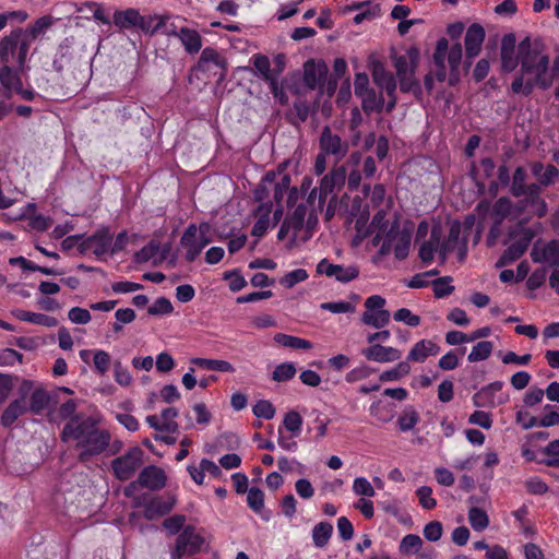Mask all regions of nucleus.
Here are the masks:
<instances>
[{"label":"nucleus","mask_w":559,"mask_h":559,"mask_svg":"<svg viewBox=\"0 0 559 559\" xmlns=\"http://www.w3.org/2000/svg\"><path fill=\"white\" fill-rule=\"evenodd\" d=\"M144 452L140 447L130 448L123 455L111 461L114 476L120 480H129L143 464Z\"/></svg>","instance_id":"3"},{"label":"nucleus","mask_w":559,"mask_h":559,"mask_svg":"<svg viewBox=\"0 0 559 559\" xmlns=\"http://www.w3.org/2000/svg\"><path fill=\"white\" fill-rule=\"evenodd\" d=\"M346 181V168L344 166L335 167L325 176L322 177L319 186V206H323L329 195L336 194L335 191L340 190Z\"/></svg>","instance_id":"8"},{"label":"nucleus","mask_w":559,"mask_h":559,"mask_svg":"<svg viewBox=\"0 0 559 559\" xmlns=\"http://www.w3.org/2000/svg\"><path fill=\"white\" fill-rule=\"evenodd\" d=\"M348 145L343 143L337 134H334L329 127H324L320 135V151L337 158L345 156Z\"/></svg>","instance_id":"11"},{"label":"nucleus","mask_w":559,"mask_h":559,"mask_svg":"<svg viewBox=\"0 0 559 559\" xmlns=\"http://www.w3.org/2000/svg\"><path fill=\"white\" fill-rule=\"evenodd\" d=\"M23 36V29L16 27L11 31L8 36H4L0 41V61L9 63L16 52L20 38Z\"/></svg>","instance_id":"17"},{"label":"nucleus","mask_w":559,"mask_h":559,"mask_svg":"<svg viewBox=\"0 0 559 559\" xmlns=\"http://www.w3.org/2000/svg\"><path fill=\"white\" fill-rule=\"evenodd\" d=\"M411 241V231L403 229L401 233H397L396 242L393 245V252L396 260L403 261L408 257Z\"/></svg>","instance_id":"36"},{"label":"nucleus","mask_w":559,"mask_h":559,"mask_svg":"<svg viewBox=\"0 0 559 559\" xmlns=\"http://www.w3.org/2000/svg\"><path fill=\"white\" fill-rule=\"evenodd\" d=\"M179 39L189 55H195L202 48V37L195 29L189 27L179 28Z\"/></svg>","instance_id":"27"},{"label":"nucleus","mask_w":559,"mask_h":559,"mask_svg":"<svg viewBox=\"0 0 559 559\" xmlns=\"http://www.w3.org/2000/svg\"><path fill=\"white\" fill-rule=\"evenodd\" d=\"M460 233V226L453 225L449 230L447 239L443 240L442 242H439L438 255L441 263H444L447 261L449 253H451L459 245Z\"/></svg>","instance_id":"29"},{"label":"nucleus","mask_w":559,"mask_h":559,"mask_svg":"<svg viewBox=\"0 0 559 559\" xmlns=\"http://www.w3.org/2000/svg\"><path fill=\"white\" fill-rule=\"evenodd\" d=\"M333 525L328 522L318 523L312 530V540L316 547L323 548L330 540Z\"/></svg>","instance_id":"39"},{"label":"nucleus","mask_w":559,"mask_h":559,"mask_svg":"<svg viewBox=\"0 0 559 559\" xmlns=\"http://www.w3.org/2000/svg\"><path fill=\"white\" fill-rule=\"evenodd\" d=\"M318 274H324L328 277H334L337 282L346 284L359 276V267L357 265L344 266L331 263L328 259H322L316 269Z\"/></svg>","instance_id":"9"},{"label":"nucleus","mask_w":559,"mask_h":559,"mask_svg":"<svg viewBox=\"0 0 559 559\" xmlns=\"http://www.w3.org/2000/svg\"><path fill=\"white\" fill-rule=\"evenodd\" d=\"M224 280L229 281V289L231 292H239L247 286V281L238 270L226 271Z\"/></svg>","instance_id":"59"},{"label":"nucleus","mask_w":559,"mask_h":559,"mask_svg":"<svg viewBox=\"0 0 559 559\" xmlns=\"http://www.w3.org/2000/svg\"><path fill=\"white\" fill-rule=\"evenodd\" d=\"M527 177H528V175H527L526 168L524 166H518L514 169L513 175H512V181H511L510 189H509L510 194L513 198L524 197V194H525L524 188L527 185L526 183Z\"/></svg>","instance_id":"34"},{"label":"nucleus","mask_w":559,"mask_h":559,"mask_svg":"<svg viewBox=\"0 0 559 559\" xmlns=\"http://www.w3.org/2000/svg\"><path fill=\"white\" fill-rule=\"evenodd\" d=\"M308 278V273L305 269H296L286 273L280 281L281 285L285 288H293L296 284L301 283Z\"/></svg>","instance_id":"52"},{"label":"nucleus","mask_w":559,"mask_h":559,"mask_svg":"<svg viewBox=\"0 0 559 559\" xmlns=\"http://www.w3.org/2000/svg\"><path fill=\"white\" fill-rule=\"evenodd\" d=\"M96 428L97 423L92 417L82 414L81 416L72 418V420H69L63 426L60 432V439L62 442L75 440L76 443H79Z\"/></svg>","instance_id":"6"},{"label":"nucleus","mask_w":559,"mask_h":559,"mask_svg":"<svg viewBox=\"0 0 559 559\" xmlns=\"http://www.w3.org/2000/svg\"><path fill=\"white\" fill-rule=\"evenodd\" d=\"M249 62L252 64L251 72L254 76L267 83L272 81L274 83V74L271 68V61L267 56L263 53H254L249 59Z\"/></svg>","instance_id":"19"},{"label":"nucleus","mask_w":559,"mask_h":559,"mask_svg":"<svg viewBox=\"0 0 559 559\" xmlns=\"http://www.w3.org/2000/svg\"><path fill=\"white\" fill-rule=\"evenodd\" d=\"M93 361L97 373L104 376L109 370L110 355L103 349H97L94 352Z\"/></svg>","instance_id":"58"},{"label":"nucleus","mask_w":559,"mask_h":559,"mask_svg":"<svg viewBox=\"0 0 559 559\" xmlns=\"http://www.w3.org/2000/svg\"><path fill=\"white\" fill-rule=\"evenodd\" d=\"M204 538L197 533L193 525H187L179 533L175 549L171 552L173 559H180L185 556H193L201 551Z\"/></svg>","instance_id":"5"},{"label":"nucleus","mask_w":559,"mask_h":559,"mask_svg":"<svg viewBox=\"0 0 559 559\" xmlns=\"http://www.w3.org/2000/svg\"><path fill=\"white\" fill-rule=\"evenodd\" d=\"M389 226V221L386 219V211L383 209H380L377 211V213L373 215L370 226L366 228L365 234L362 237H367L370 233V229H377L380 231H385Z\"/></svg>","instance_id":"57"},{"label":"nucleus","mask_w":559,"mask_h":559,"mask_svg":"<svg viewBox=\"0 0 559 559\" xmlns=\"http://www.w3.org/2000/svg\"><path fill=\"white\" fill-rule=\"evenodd\" d=\"M180 245L186 249V260L193 262L202 252L198 243V227L195 224H190L183 231Z\"/></svg>","instance_id":"15"},{"label":"nucleus","mask_w":559,"mask_h":559,"mask_svg":"<svg viewBox=\"0 0 559 559\" xmlns=\"http://www.w3.org/2000/svg\"><path fill=\"white\" fill-rule=\"evenodd\" d=\"M297 370L293 362H282L275 367L272 372V380L276 382H286L292 380Z\"/></svg>","instance_id":"44"},{"label":"nucleus","mask_w":559,"mask_h":559,"mask_svg":"<svg viewBox=\"0 0 559 559\" xmlns=\"http://www.w3.org/2000/svg\"><path fill=\"white\" fill-rule=\"evenodd\" d=\"M531 258L534 263L548 262L551 266H559V241L556 239L548 241L540 252L535 243L531 251Z\"/></svg>","instance_id":"13"},{"label":"nucleus","mask_w":559,"mask_h":559,"mask_svg":"<svg viewBox=\"0 0 559 559\" xmlns=\"http://www.w3.org/2000/svg\"><path fill=\"white\" fill-rule=\"evenodd\" d=\"M421 545L423 540L418 535L407 534L402 538L399 550L403 555L416 554L420 549Z\"/></svg>","instance_id":"45"},{"label":"nucleus","mask_w":559,"mask_h":559,"mask_svg":"<svg viewBox=\"0 0 559 559\" xmlns=\"http://www.w3.org/2000/svg\"><path fill=\"white\" fill-rule=\"evenodd\" d=\"M53 21L55 20L51 15H43L29 24L25 31H23V36L28 37L31 40H35L38 36L45 34L46 31L52 26Z\"/></svg>","instance_id":"32"},{"label":"nucleus","mask_w":559,"mask_h":559,"mask_svg":"<svg viewBox=\"0 0 559 559\" xmlns=\"http://www.w3.org/2000/svg\"><path fill=\"white\" fill-rule=\"evenodd\" d=\"M418 56L419 51L415 47H411L406 55H392L391 58L396 70V74L409 73L411 69H414Z\"/></svg>","instance_id":"25"},{"label":"nucleus","mask_w":559,"mask_h":559,"mask_svg":"<svg viewBox=\"0 0 559 559\" xmlns=\"http://www.w3.org/2000/svg\"><path fill=\"white\" fill-rule=\"evenodd\" d=\"M50 394L41 386L36 388L29 395V406L27 412L34 415H40L49 406Z\"/></svg>","instance_id":"28"},{"label":"nucleus","mask_w":559,"mask_h":559,"mask_svg":"<svg viewBox=\"0 0 559 559\" xmlns=\"http://www.w3.org/2000/svg\"><path fill=\"white\" fill-rule=\"evenodd\" d=\"M419 423V414L413 406L406 407L397 418V427L400 431H411Z\"/></svg>","instance_id":"40"},{"label":"nucleus","mask_w":559,"mask_h":559,"mask_svg":"<svg viewBox=\"0 0 559 559\" xmlns=\"http://www.w3.org/2000/svg\"><path fill=\"white\" fill-rule=\"evenodd\" d=\"M68 318L75 324H87L92 320V316L87 309L73 307L68 312Z\"/></svg>","instance_id":"62"},{"label":"nucleus","mask_w":559,"mask_h":559,"mask_svg":"<svg viewBox=\"0 0 559 559\" xmlns=\"http://www.w3.org/2000/svg\"><path fill=\"white\" fill-rule=\"evenodd\" d=\"M273 340L276 344L292 349L309 350L313 347L310 341L285 333H276Z\"/></svg>","instance_id":"30"},{"label":"nucleus","mask_w":559,"mask_h":559,"mask_svg":"<svg viewBox=\"0 0 559 559\" xmlns=\"http://www.w3.org/2000/svg\"><path fill=\"white\" fill-rule=\"evenodd\" d=\"M362 355L367 360L377 362H390L401 358L402 353L394 347L373 344L362 349Z\"/></svg>","instance_id":"12"},{"label":"nucleus","mask_w":559,"mask_h":559,"mask_svg":"<svg viewBox=\"0 0 559 559\" xmlns=\"http://www.w3.org/2000/svg\"><path fill=\"white\" fill-rule=\"evenodd\" d=\"M393 319L397 322H403L408 326L415 328L420 323V317L414 314L407 308H401L393 313Z\"/></svg>","instance_id":"56"},{"label":"nucleus","mask_w":559,"mask_h":559,"mask_svg":"<svg viewBox=\"0 0 559 559\" xmlns=\"http://www.w3.org/2000/svg\"><path fill=\"white\" fill-rule=\"evenodd\" d=\"M420 507L425 510H432L437 506V500L432 497V488L429 486H421L415 491Z\"/></svg>","instance_id":"50"},{"label":"nucleus","mask_w":559,"mask_h":559,"mask_svg":"<svg viewBox=\"0 0 559 559\" xmlns=\"http://www.w3.org/2000/svg\"><path fill=\"white\" fill-rule=\"evenodd\" d=\"M440 347L430 340L417 342L407 355V361L424 362L429 356H436Z\"/></svg>","instance_id":"20"},{"label":"nucleus","mask_w":559,"mask_h":559,"mask_svg":"<svg viewBox=\"0 0 559 559\" xmlns=\"http://www.w3.org/2000/svg\"><path fill=\"white\" fill-rule=\"evenodd\" d=\"M0 84L3 87V95L10 98L15 85H21V80L9 63H3L0 68Z\"/></svg>","instance_id":"31"},{"label":"nucleus","mask_w":559,"mask_h":559,"mask_svg":"<svg viewBox=\"0 0 559 559\" xmlns=\"http://www.w3.org/2000/svg\"><path fill=\"white\" fill-rule=\"evenodd\" d=\"M110 440L111 436L109 431L97 427L88 436L82 439V441L76 443V449L80 450L78 455L79 461L85 463L92 457L104 453L109 447Z\"/></svg>","instance_id":"4"},{"label":"nucleus","mask_w":559,"mask_h":559,"mask_svg":"<svg viewBox=\"0 0 559 559\" xmlns=\"http://www.w3.org/2000/svg\"><path fill=\"white\" fill-rule=\"evenodd\" d=\"M493 344L490 341H480L473 346L471 353L467 356L469 362H477L486 360L492 353Z\"/></svg>","instance_id":"41"},{"label":"nucleus","mask_w":559,"mask_h":559,"mask_svg":"<svg viewBox=\"0 0 559 559\" xmlns=\"http://www.w3.org/2000/svg\"><path fill=\"white\" fill-rule=\"evenodd\" d=\"M112 239V234L107 226L98 228L93 235H91V240H93V253L97 259L104 260V257L110 252Z\"/></svg>","instance_id":"16"},{"label":"nucleus","mask_w":559,"mask_h":559,"mask_svg":"<svg viewBox=\"0 0 559 559\" xmlns=\"http://www.w3.org/2000/svg\"><path fill=\"white\" fill-rule=\"evenodd\" d=\"M307 214V207L305 204H298L293 213L285 219L289 222L290 226L295 231H299L304 227L305 217Z\"/></svg>","instance_id":"53"},{"label":"nucleus","mask_w":559,"mask_h":559,"mask_svg":"<svg viewBox=\"0 0 559 559\" xmlns=\"http://www.w3.org/2000/svg\"><path fill=\"white\" fill-rule=\"evenodd\" d=\"M284 427L293 433V437L299 436L302 426V417L296 411H289L285 414L283 420Z\"/></svg>","instance_id":"48"},{"label":"nucleus","mask_w":559,"mask_h":559,"mask_svg":"<svg viewBox=\"0 0 559 559\" xmlns=\"http://www.w3.org/2000/svg\"><path fill=\"white\" fill-rule=\"evenodd\" d=\"M191 364L198 366L199 368L205 369V370H213V371H219V372H234L235 368L234 366L226 361L221 359H207V358H193L191 359Z\"/></svg>","instance_id":"35"},{"label":"nucleus","mask_w":559,"mask_h":559,"mask_svg":"<svg viewBox=\"0 0 559 559\" xmlns=\"http://www.w3.org/2000/svg\"><path fill=\"white\" fill-rule=\"evenodd\" d=\"M139 22H142V14L135 8L116 10L112 15V23L120 29L136 28Z\"/></svg>","instance_id":"18"},{"label":"nucleus","mask_w":559,"mask_h":559,"mask_svg":"<svg viewBox=\"0 0 559 559\" xmlns=\"http://www.w3.org/2000/svg\"><path fill=\"white\" fill-rule=\"evenodd\" d=\"M26 412V401L23 399L13 400L2 413L1 425L5 428H10L16 421V419L24 415Z\"/></svg>","instance_id":"26"},{"label":"nucleus","mask_w":559,"mask_h":559,"mask_svg":"<svg viewBox=\"0 0 559 559\" xmlns=\"http://www.w3.org/2000/svg\"><path fill=\"white\" fill-rule=\"evenodd\" d=\"M167 477L165 472L155 466H145L139 474L136 483L144 488L151 490H160L166 486Z\"/></svg>","instance_id":"10"},{"label":"nucleus","mask_w":559,"mask_h":559,"mask_svg":"<svg viewBox=\"0 0 559 559\" xmlns=\"http://www.w3.org/2000/svg\"><path fill=\"white\" fill-rule=\"evenodd\" d=\"M468 521L471 526L476 532H483L489 525V518L487 513L477 507H473L468 511Z\"/></svg>","instance_id":"42"},{"label":"nucleus","mask_w":559,"mask_h":559,"mask_svg":"<svg viewBox=\"0 0 559 559\" xmlns=\"http://www.w3.org/2000/svg\"><path fill=\"white\" fill-rule=\"evenodd\" d=\"M472 401L474 406L479 408H493L496 406L495 396H492V393L488 392L487 389H484V386L473 395Z\"/></svg>","instance_id":"55"},{"label":"nucleus","mask_w":559,"mask_h":559,"mask_svg":"<svg viewBox=\"0 0 559 559\" xmlns=\"http://www.w3.org/2000/svg\"><path fill=\"white\" fill-rule=\"evenodd\" d=\"M532 175L545 187L551 186L559 179V169L549 164L545 166L542 162H533L530 165Z\"/></svg>","instance_id":"22"},{"label":"nucleus","mask_w":559,"mask_h":559,"mask_svg":"<svg viewBox=\"0 0 559 559\" xmlns=\"http://www.w3.org/2000/svg\"><path fill=\"white\" fill-rule=\"evenodd\" d=\"M524 221L519 223L518 229L514 233V236L518 238L502 252L497 261V267L509 265L519 260L528 249L532 240L536 236V231L531 227L524 226Z\"/></svg>","instance_id":"2"},{"label":"nucleus","mask_w":559,"mask_h":559,"mask_svg":"<svg viewBox=\"0 0 559 559\" xmlns=\"http://www.w3.org/2000/svg\"><path fill=\"white\" fill-rule=\"evenodd\" d=\"M369 413L383 424L391 421L394 417L393 405L384 404L381 400L371 403Z\"/></svg>","instance_id":"38"},{"label":"nucleus","mask_w":559,"mask_h":559,"mask_svg":"<svg viewBox=\"0 0 559 559\" xmlns=\"http://www.w3.org/2000/svg\"><path fill=\"white\" fill-rule=\"evenodd\" d=\"M329 74V67L324 60L309 59L304 63L302 81L309 90L323 91L326 76Z\"/></svg>","instance_id":"7"},{"label":"nucleus","mask_w":559,"mask_h":559,"mask_svg":"<svg viewBox=\"0 0 559 559\" xmlns=\"http://www.w3.org/2000/svg\"><path fill=\"white\" fill-rule=\"evenodd\" d=\"M468 423L477 425L484 429H489L492 426V419L489 413L484 411H475L468 417Z\"/></svg>","instance_id":"64"},{"label":"nucleus","mask_w":559,"mask_h":559,"mask_svg":"<svg viewBox=\"0 0 559 559\" xmlns=\"http://www.w3.org/2000/svg\"><path fill=\"white\" fill-rule=\"evenodd\" d=\"M485 39V29L480 24L473 23L465 34V52L467 58H475L481 49Z\"/></svg>","instance_id":"14"},{"label":"nucleus","mask_w":559,"mask_h":559,"mask_svg":"<svg viewBox=\"0 0 559 559\" xmlns=\"http://www.w3.org/2000/svg\"><path fill=\"white\" fill-rule=\"evenodd\" d=\"M440 240L441 231L439 228L433 227L430 233V238L424 241L418 249V257L425 265L432 263L435 253L438 252Z\"/></svg>","instance_id":"23"},{"label":"nucleus","mask_w":559,"mask_h":559,"mask_svg":"<svg viewBox=\"0 0 559 559\" xmlns=\"http://www.w3.org/2000/svg\"><path fill=\"white\" fill-rule=\"evenodd\" d=\"M409 371H411V366H409L408 361H401L394 368L383 371L380 374L379 380L381 382L396 381V380L401 379L402 377L408 374Z\"/></svg>","instance_id":"43"},{"label":"nucleus","mask_w":559,"mask_h":559,"mask_svg":"<svg viewBox=\"0 0 559 559\" xmlns=\"http://www.w3.org/2000/svg\"><path fill=\"white\" fill-rule=\"evenodd\" d=\"M247 493L248 507L255 513H260L264 508V492L258 487H251Z\"/></svg>","instance_id":"47"},{"label":"nucleus","mask_w":559,"mask_h":559,"mask_svg":"<svg viewBox=\"0 0 559 559\" xmlns=\"http://www.w3.org/2000/svg\"><path fill=\"white\" fill-rule=\"evenodd\" d=\"M174 306L166 297H158L153 305L147 308L150 316H168L173 313Z\"/></svg>","instance_id":"49"},{"label":"nucleus","mask_w":559,"mask_h":559,"mask_svg":"<svg viewBox=\"0 0 559 559\" xmlns=\"http://www.w3.org/2000/svg\"><path fill=\"white\" fill-rule=\"evenodd\" d=\"M525 488L531 495H544L549 489L548 485L537 476L526 479Z\"/></svg>","instance_id":"63"},{"label":"nucleus","mask_w":559,"mask_h":559,"mask_svg":"<svg viewBox=\"0 0 559 559\" xmlns=\"http://www.w3.org/2000/svg\"><path fill=\"white\" fill-rule=\"evenodd\" d=\"M252 413L258 418L272 419L275 415V407L270 401L260 400L253 405Z\"/></svg>","instance_id":"54"},{"label":"nucleus","mask_w":559,"mask_h":559,"mask_svg":"<svg viewBox=\"0 0 559 559\" xmlns=\"http://www.w3.org/2000/svg\"><path fill=\"white\" fill-rule=\"evenodd\" d=\"M361 99V107L366 114L380 112L384 106L382 96H378L373 88L358 96Z\"/></svg>","instance_id":"33"},{"label":"nucleus","mask_w":559,"mask_h":559,"mask_svg":"<svg viewBox=\"0 0 559 559\" xmlns=\"http://www.w3.org/2000/svg\"><path fill=\"white\" fill-rule=\"evenodd\" d=\"M174 508V502L155 497L144 504L143 515L147 520H154L158 516L168 514Z\"/></svg>","instance_id":"24"},{"label":"nucleus","mask_w":559,"mask_h":559,"mask_svg":"<svg viewBox=\"0 0 559 559\" xmlns=\"http://www.w3.org/2000/svg\"><path fill=\"white\" fill-rule=\"evenodd\" d=\"M451 276H443L435 280L431 283L435 297L440 299L451 295L454 292V286L451 285Z\"/></svg>","instance_id":"46"},{"label":"nucleus","mask_w":559,"mask_h":559,"mask_svg":"<svg viewBox=\"0 0 559 559\" xmlns=\"http://www.w3.org/2000/svg\"><path fill=\"white\" fill-rule=\"evenodd\" d=\"M353 490L356 495L364 497H373L376 495L374 488L365 477H357L354 479Z\"/></svg>","instance_id":"60"},{"label":"nucleus","mask_w":559,"mask_h":559,"mask_svg":"<svg viewBox=\"0 0 559 559\" xmlns=\"http://www.w3.org/2000/svg\"><path fill=\"white\" fill-rule=\"evenodd\" d=\"M391 314L389 310L365 311L361 316V322L374 329H381L390 322Z\"/></svg>","instance_id":"37"},{"label":"nucleus","mask_w":559,"mask_h":559,"mask_svg":"<svg viewBox=\"0 0 559 559\" xmlns=\"http://www.w3.org/2000/svg\"><path fill=\"white\" fill-rule=\"evenodd\" d=\"M11 314L17 320L46 328H53L58 325V320L55 317L44 313L32 312L17 308L11 310Z\"/></svg>","instance_id":"21"},{"label":"nucleus","mask_w":559,"mask_h":559,"mask_svg":"<svg viewBox=\"0 0 559 559\" xmlns=\"http://www.w3.org/2000/svg\"><path fill=\"white\" fill-rule=\"evenodd\" d=\"M442 533L443 527L439 521H431L427 523L423 531L425 538L429 542H438L441 538Z\"/></svg>","instance_id":"61"},{"label":"nucleus","mask_w":559,"mask_h":559,"mask_svg":"<svg viewBox=\"0 0 559 559\" xmlns=\"http://www.w3.org/2000/svg\"><path fill=\"white\" fill-rule=\"evenodd\" d=\"M518 49L520 52V71L511 83V92L530 96L535 87L543 91L550 88L552 85V79L549 75L550 58L543 51V41L540 39L532 41L526 36L519 43Z\"/></svg>","instance_id":"1"},{"label":"nucleus","mask_w":559,"mask_h":559,"mask_svg":"<svg viewBox=\"0 0 559 559\" xmlns=\"http://www.w3.org/2000/svg\"><path fill=\"white\" fill-rule=\"evenodd\" d=\"M543 188H545V186L542 185L539 181L527 183L524 188V197L526 198L525 200L519 201L520 209H524L526 204H528L532 201L539 200L542 198L540 194L543 192Z\"/></svg>","instance_id":"51"}]
</instances>
